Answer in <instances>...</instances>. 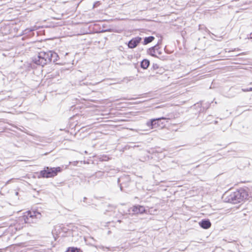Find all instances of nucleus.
I'll return each instance as SVG.
<instances>
[{"label":"nucleus","instance_id":"6ab92c4d","mask_svg":"<svg viewBox=\"0 0 252 252\" xmlns=\"http://www.w3.org/2000/svg\"><path fill=\"white\" fill-rule=\"evenodd\" d=\"M10 181H11V180H9L7 181L5 183L4 185V186L1 188V189H3V188L4 187V186H6L8 184H9V182H10Z\"/></svg>","mask_w":252,"mask_h":252},{"label":"nucleus","instance_id":"4468645a","mask_svg":"<svg viewBox=\"0 0 252 252\" xmlns=\"http://www.w3.org/2000/svg\"><path fill=\"white\" fill-rule=\"evenodd\" d=\"M80 249L76 247H69L67 249L66 252H79Z\"/></svg>","mask_w":252,"mask_h":252},{"label":"nucleus","instance_id":"f257e3e1","mask_svg":"<svg viewBox=\"0 0 252 252\" xmlns=\"http://www.w3.org/2000/svg\"><path fill=\"white\" fill-rule=\"evenodd\" d=\"M58 59L59 56L55 52L52 51H42L39 52L37 56L33 57L32 62L37 65L44 66L51 62L56 63Z\"/></svg>","mask_w":252,"mask_h":252},{"label":"nucleus","instance_id":"f03ea898","mask_svg":"<svg viewBox=\"0 0 252 252\" xmlns=\"http://www.w3.org/2000/svg\"><path fill=\"white\" fill-rule=\"evenodd\" d=\"M248 197V192L244 189H240L228 194L224 198V200L226 202L237 204L247 199Z\"/></svg>","mask_w":252,"mask_h":252},{"label":"nucleus","instance_id":"f3484780","mask_svg":"<svg viewBox=\"0 0 252 252\" xmlns=\"http://www.w3.org/2000/svg\"><path fill=\"white\" fill-rule=\"evenodd\" d=\"M33 30H32V29H27L25 30V33H28L29 32H31Z\"/></svg>","mask_w":252,"mask_h":252},{"label":"nucleus","instance_id":"0eeeda50","mask_svg":"<svg viewBox=\"0 0 252 252\" xmlns=\"http://www.w3.org/2000/svg\"><path fill=\"white\" fill-rule=\"evenodd\" d=\"M161 44V40H159L158 43L155 46L150 47L147 50L148 54L154 57L158 58L157 54L160 55L162 52L159 50V45Z\"/></svg>","mask_w":252,"mask_h":252},{"label":"nucleus","instance_id":"a211bd4d","mask_svg":"<svg viewBox=\"0 0 252 252\" xmlns=\"http://www.w3.org/2000/svg\"><path fill=\"white\" fill-rule=\"evenodd\" d=\"M108 207H109V208H110V209H109V210H111V211H112L113 209H114L115 208V207L114 206H111V205H109V206H108ZM106 211H108V210H106Z\"/></svg>","mask_w":252,"mask_h":252},{"label":"nucleus","instance_id":"5701e85b","mask_svg":"<svg viewBox=\"0 0 252 252\" xmlns=\"http://www.w3.org/2000/svg\"><path fill=\"white\" fill-rule=\"evenodd\" d=\"M86 199H87V198H86V197H84V198H83V201H84V202H85V200H86Z\"/></svg>","mask_w":252,"mask_h":252},{"label":"nucleus","instance_id":"2eb2a0df","mask_svg":"<svg viewBox=\"0 0 252 252\" xmlns=\"http://www.w3.org/2000/svg\"><path fill=\"white\" fill-rule=\"evenodd\" d=\"M158 68H159V66L158 64L153 63L151 69V70H153L155 73L157 70H158Z\"/></svg>","mask_w":252,"mask_h":252},{"label":"nucleus","instance_id":"bb28decb","mask_svg":"<svg viewBox=\"0 0 252 252\" xmlns=\"http://www.w3.org/2000/svg\"><path fill=\"white\" fill-rule=\"evenodd\" d=\"M118 222H121V220H118Z\"/></svg>","mask_w":252,"mask_h":252},{"label":"nucleus","instance_id":"4be33fe9","mask_svg":"<svg viewBox=\"0 0 252 252\" xmlns=\"http://www.w3.org/2000/svg\"><path fill=\"white\" fill-rule=\"evenodd\" d=\"M249 92L252 91V87L248 88Z\"/></svg>","mask_w":252,"mask_h":252},{"label":"nucleus","instance_id":"7ed1b4c3","mask_svg":"<svg viewBox=\"0 0 252 252\" xmlns=\"http://www.w3.org/2000/svg\"><path fill=\"white\" fill-rule=\"evenodd\" d=\"M62 171L61 167H51L45 166L39 173L38 178H53Z\"/></svg>","mask_w":252,"mask_h":252},{"label":"nucleus","instance_id":"20e7f679","mask_svg":"<svg viewBox=\"0 0 252 252\" xmlns=\"http://www.w3.org/2000/svg\"><path fill=\"white\" fill-rule=\"evenodd\" d=\"M41 217V214L35 211H29L23 216V219L26 223H35Z\"/></svg>","mask_w":252,"mask_h":252},{"label":"nucleus","instance_id":"ddd939ff","mask_svg":"<svg viewBox=\"0 0 252 252\" xmlns=\"http://www.w3.org/2000/svg\"><path fill=\"white\" fill-rule=\"evenodd\" d=\"M10 92H7V91H2L0 93V95L1 94H4L5 95V96L2 97L1 99H6L10 97Z\"/></svg>","mask_w":252,"mask_h":252},{"label":"nucleus","instance_id":"393cba45","mask_svg":"<svg viewBox=\"0 0 252 252\" xmlns=\"http://www.w3.org/2000/svg\"><path fill=\"white\" fill-rule=\"evenodd\" d=\"M218 123V122L217 121H215V124H217Z\"/></svg>","mask_w":252,"mask_h":252},{"label":"nucleus","instance_id":"b1692460","mask_svg":"<svg viewBox=\"0 0 252 252\" xmlns=\"http://www.w3.org/2000/svg\"><path fill=\"white\" fill-rule=\"evenodd\" d=\"M15 195H18V192H17V191H16V192H15Z\"/></svg>","mask_w":252,"mask_h":252},{"label":"nucleus","instance_id":"6e6552de","mask_svg":"<svg viewBox=\"0 0 252 252\" xmlns=\"http://www.w3.org/2000/svg\"><path fill=\"white\" fill-rule=\"evenodd\" d=\"M142 38L139 36L132 38L128 41V47L130 49L135 48L138 44L141 41Z\"/></svg>","mask_w":252,"mask_h":252},{"label":"nucleus","instance_id":"c85d7f7f","mask_svg":"<svg viewBox=\"0 0 252 252\" xmlns=\"http://www.w3.org/2000/svg\"><path fill=\"white\" fill-rule=\"evenodd\" d=\"M0 194H1V195H3V193H1V191H0Z\"/></svg>","mask_w":252,"mask_h":252},{"label":"nucleus","instance_id":"9d476101","mask_svg":"<svg viewBox=\"0 0 252 252\" xmlns=\"http://www.w3.org/2000/svg\"><path fill=\"white\" fill-rule=\"evenodd\" d=\"M134 214H142L145 211V208L141 205H135L131 208Z\"/></svg>","mask_w":252,"mask_h":252},{"label":"nucleus","instance_id":"c756f323","mask_svg":"<svg viewBox=\"0 0 252 252\" xmlns=\"http://www.w3.org/2000/svg\"><path fill=\"white\" fill-rule=\"evenodd\" d=\"M0 194H1V195H3V193H1V191H0Z\"/></svg>","mask_w":252,"mask_h":252},{"label":"nucleus","instance_id":"dca6fc26","mask_svg":"<svg viewBox=\"0 0 252 252\" xmlns=\"http://www.w3.org/2000/svg\"><path fill=\"white\" fill-rule=\"evenodd\" d=\"M164 68H163L162 67L159 66V68H158V70H157L155 73L162 74L164 72Z\"/></svg>","mask_w":252,"mask_h":252},{"label":"nucleus","instance_id":"1a4fd4ad","mask_svg":"<svg viewBox=\"0 0 252 252\" xmlns=\"http://www.w3.org/2000/svg\"><path fill=\"white\" fill-rule=\"evenodd\" d=\"M200 226L203 229H208L211 226L210 221L208 219H203L199 222Z\"/></svg>","mask_w":252,"mask_h":252},{"label":"nucleus","instance_id":"412c9836","mask_svg":"<svg viewBox=\"0 0 252 252\" xmlns=\"http://www.w3.org/2000/svg\"><path fill=\"white\" fill-rule=\"evenodd\" d=\"M210 104L211 103H209L206 104V106H205L206 107V109H208L210 107Z\"/></svg>","mask_w":252,"mask_h":252},{"label":"nucleus","instance_id":"aec40b11","mask_svg":"<svg viewBox=\"0 0 252 252\" xmlns=\"http://www.w3.org/2000/svg\"><path fill=\"white\" fill-rule=\"evenodd\" d=\"M242 91L244 92H249V89L248 88H246V89H242Z\"/></svg>","mask_w":252,"mask_h":252},{"label":"nucleus","instance_id":"f8f14e48","mask_svg":"<svg viewBox=\"0 0 252 252\" xmlns=\"http://www.w3.org/2000/svg\"><path fill=\"white\" fill-rule=\"evenodd\" d=\"M154 39H155V37L153 36H150L148 37H146L144 39L143 44L144 45H147V44L152 42Z\"/></svg>","mask_w":252,"mask_h":252},{"label":"nucleus","instance_id":"cd10ccee","mask_svg":"<svg viewBox=\"0 0 252 252\" xmlns=\"http://www.w3.org/2000/svg\"><path fill=\"white\" fill-rule=\"evenodd\" d=\"M0 194H1V195H3V193H1V191H0Z\"/></svg>","mask_w":252,"mask_h":252},{"label":"nucleus","instance_id":"a878e982","mask_svg":"<svg viewBox=\"0 0 252 252\" xmlns=\"http://www.w3.org/2000/svg\"><path fill=\"white\" fill-rule=\"evenodd\" d=\"M198 106H199V105H202V103H201V102L200 103V104H199V103H198Z\"/></svg>","mask_w":252,"mask_h":252},{"label":"nucleus","instance_id":"39448f33","mask_svg":"<svg viewBox=\"0 0 252 252\" xmlns=\"http://www.w3.org/2000/svg\"><path fill=\"white\" fill-rule=\"evenodd\" d=\"M167 119L166 118L162 117L158 118L151 119L146 122V126L150 128V129H154L158 127H162L164 125L162 120H165Z\"/></svg>","mask_w":252,"mask_h":252},{"label":"nucleus","instance_id":"423d86ee","mask_svg":"<svg viewBox=\"0 0 252 252\" xmlns=\"http://www.w3.org/2000/svg\"><path fill=\"white\" fill-rule=\"evenodd\" d=\"M130 182L131 179L129 175H123L118 179V183L122 191H123V188L128 187Z\"/></svg>","mask_w":252,"mask_h":252},{"label":"nucleus","instance_id":"9b49d317","mask_svg":"<svg viewBox=\"0 0 252 252\" xmlns=\"http://www.w3.org/2000/svg\"><path fill=\"white\" fill-rule=\"evenodd\" d=\"M150 62L148 59H143L140 63V66L142 68L147 69L150 65Z\"/></svg>","mask_w":252,"mask_h":252}]
</instances>
